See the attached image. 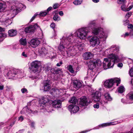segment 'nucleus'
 Returning <instances> with one entry per match:
<instances>
[{
	"label": "nucleus",
	"mask_w": 133,
	"mask_h": 133,
	"mask_svg": "<svg viewBox=\"0 0 133 133\" xmlns=\"http://www.w3.org/2000/svg\"><path fill=\"white\" fill-rule=\"evenodd\" d=\"M104 96L106 100L107 101H110L112 100V98L110 96L109 94L108 93L105 94Z\"/></svg>",
	"instance_id": "obj_28"
},
{
	"label": "nucleus",
	"mask_w": 133,
	"mask_h": 133,
	"mask_svg": "<svg viewBox=\"0 0 133 133\" xmlns=\"http://www.w3.org/2000/svg\"><path fill=\"white\" fill-rule=\"evenodd\" d=\"M52 103L54 107L58 108L61 107V102L59 100H55L53 102L52 101Z\"/></svg>",
	"instance_id": "obj_19"
},
{
	"label": "nucleus",
	"mask_w": 133,
	"mask_h": 133,
	"mask_svg": "<svg viewBox=\"0 0 133 133\" xmlns=\"http://www.w3.org/2000/svg\"><path fill=\"white\" fill-rule=\"evenodd\" d=\"M128 96H129L130 100H133V92L130 93L128 94Z\"/></svg>",
	"instance_id": "obj_39"
},
{
	"label": "nucleus",
	"mask_w": 133,
	"mask_h": 133,
	"mask_svg": "<svg viewBox=\"0 0 133 133\" xmlns=\"http://www.w3.org/2000/svg\"><path fill=\"white\" fill-rule=\"evenodd\" d=\"M97 63L96 65L97 64V66H100L102 65V63L100 61H98L97 62H96Z\"/></svg>",
	"instance_id": "obj_52"
},
{
	"label": "nucleus",
	"mask_w": 133,
	"mask_h": 133,
	"mask_svg": "<svg viewBox=\"0 0 133 133\" xmlns=\"http://www.w3.org/2000/svg\"><path fill=\"white\" fill-rule=\"evenodd\" d=\"M125 2V0H118L117 3L118 4H121L122 3Z\"/></svg>",
	"instance_id": "obj_43"
},
{
	"label": "nucleus",
	"mask_w": 133,
	"mask_h": 133,
	"mask_svg": "<svg viewBox=\"0 0 133 133\" xmlns=\"http://www.w3.org/2000/svg\"><path fill=\"white\" fill-rule=\"evenodd\" d=\"M133 7V5H131L127 9V11H128L130 10Z\"/></svg>",
	"instance_id": "obj_57"
},
{
	"label": "nucleus",
	"mask_w": 133,
	"mask_h": 133,
	"mask_svg": "<svg viewBox=\"0 0 133 133\" xmlns=\"http://www.w3.org/2000/svg\"><path fill=\"white\" fill-rule=\"evenodd\" d=\"M8 34L11 37H13L16 35L17 34V31L13 29H11L8 31Z\"/></svg>",
	"instance_id": "obj_24"
},
{
	"label": "nucleus",
	"mask_w": 133,
	"mask_h": 133,
	"mask_svg": "<svg viewBox=\"0 0 133 133\" xmlns=\"http://www.w3.org/2000/svg\"><path fill=\"white\" fill-rule=\"evenodd\" d=\"M59 15L61 16H63L64 14L63 12L62 11L59 12Z\"/></svg>",
	"instance_id": "obj_62"
},
{
	"label": "nucleus",
	"mask_w": 133,
	"mask_h": 133,
	"mask_svg": "<svg viewBox=\"0 0 133 133\" xmlns=\"http://www.w3.org/2000/svg\"><path fill=\"white\" fill-rule=\"evenodd\" d=\"M4 86L3 85H0V90H2L4 89Z\"/></svg>",
	"instance_id": "obj_64"
},
{
	"label": "nucleus",
	"mask_w": 133,
	"mask_h": 133,
	"mask_svg": "<svg viewBox=\"0 0 133 133\" xmlns=\"http://www.w3.org/2000/svg\"><path fill=\"white\" fill-rule=\"evenodd\" d=\"M88 33V32L86 30V28H83L79 29L77 30L74 34L73 36H75L81 39H85Z\"/></svg>",
	"instance_id": "obj_6"
},
{
	"label": "nucleus",
	"mask_w": 133,
	"mask_h": 133,
	"mask_svg": "<svg viewBox=\"0 0 133 133\" xmlns=\"http://www.w3.org/2000/svg\"><path fill=\"white\" fill-rule=\"evenodd\" d=\"M5 5L3 3H0V12H3L5 9Z\"/></svg>",
	"instance_id": "obj_37"
},
{
	"label": "nucleus",
	"mask_w": 133,
	"mask_h": 133,
	"mask_svg": "<svg viewBox=\"0 0 133 133\" xmlns=\"http://www.w3.org/2000/svg\"><path fill=\"white\" fill-rule=\"evenodd\" d=\"M120 79L118 78L111 79L106 81L104 82V85L106 88H110L112 87L115 83H117V86H118L120 83Z\"/></svg>",
	"instance_id": "obj_7"
},
{
	"label": "nucleus",
	"mask_w": 133,
	"mask_h": 133,
	"mask_svg": "<svg viewBox=\"0 0 133 133\" xmlns=\"http://www.w3.org/2000/svg\"><path fill=\"white\" fill-rule=\"evenodd\" d=\"M119 47L116 45H112L111 46L110 48L109 49L110 51L112 52H114L115 54H117V53H118L119 51ZM115 54V55L117 56L115 54Z\"/></svg>",
	"instance_id": "obj_18"
},
{
	"label": "nucleus",
	"mask_w": 133,
	"mask_h": 133,
	"mask_svg": "<svg viewBox=\"0 0 133 133\" xmlns=\"http://www.w3.org/2000/svg\"><path fill=\"white\" fill-rule=\"evenodd\" d=\"M129 23V21L128 19H126L123 21V24L125 25H128Z\"/></svg>",
	"instance_id": "obj_44"
},
{
	"label": "nucleus",
	"mask_w": 133,
	"mask_h": 133,
	"mask_svg": "<svg viewBox=\"0 0 133 133\" xmlns=\"http://www.w3.org/2000/svg\"><path fill=\"white\" fill-rule=\"evenodd\" d=\"M47 13L46 11L41 12L39 14V15L41 16H45Z\"/></svg>",
	"instance_id": "obj_40"
},
{
	"label": "nucleus",
	"mask_w": 133,
	"mask_h": 133,
	"mask_svg": "<svg viewBox=\"0 0 133 133\" xmlns=\"http://www.w3.org/2000/svg\"><path fill=\"white\" fill-rule=\"evenodd\" d=\"M18 71L19 72V71L18 70L12 69L8 71L6 70L4 72V74L9 76V78H12L17 74Z\"/></svg>",
	"instance_id": "obj_10"
},
{
	"label": "nucleus",
	"mask_w": 133,
	"mask_h": 133,
	"mask_svg": "<svg viewBox=\"0 0 133 133\" xmlns=\"http://www.w3.org/2000/svg\"><path fill=\"white\" fill-rule=\"evenodd\" d=\"M20 44L23 45H25L26 44V39L22 38L20 40Z\"/></svg>",
	"instance_id": "obj_33"
},
{
	"label": "nucleus",
	"mask_w": 133,
	"mask_h": 133,
	"mask_svg": "<svg viewBox=\"0 0 133 133\" xmlns=\"http://www.w3.org/2000/svg\"><path fill=\"white\" fill-rule=\"evenodd\" d=\"M97 63L96 61L92 60L90 61L89 63V67L90 69H93L95 68L96 66Z\"/></svg>",
	"instance_id": "obj_21"
},
{
	"label": "nucleus",
	"mask_w": 133,
	"mask_h": 133,
	"mask_svg": "<svg viewBox=\"0 0 133 133\" xmlns=\"http://www.w3.org/2000/svg\"><path fill=\"white\" fill-rule=\"evenodd\" d=\"M118 92L120 93H122L124 91V88L123 86H121L118 88L117 89Z\"/></svg>",
	"instance_id": "obj_31"
},
{
	"label": "nucleus",
	"mask_w": 133,
	"mask_h": 133,
	"mask_svg": "<svg viewBox=\"0 0 133 133\" xmlns=\"http://www.w3.org/2000/svg\"><path fill=\"white\" fill-rule=\"evenodd\" d=\"M22 114H25L27 115H29L31 113L34 114V111H33L31 109H29L27 107L24 108L21 111Z\"/></svg>",
	"instance_id": "obj_16"
},
{
	"label": "nucleus",
	"mask_w": 133,
	"mask_h": 133,
	"mask_svg": "<svg viewBox=\"0 0 133 133\" xmlns=\"http://www.w3.org/2000/svg\"><path fill=\"white\" fill-rule=\"evenodd\" d=\"M40 42L37 38L32 39L29 42V43L31 47L35 48L40 43Z\"/></svg>",
	"instance_id": "obj_15"
},
{
	"label": "nucleus",
	"mask_w": 133,
	"mask_h": 133,
	"mask_svg": "<svg viewBox=\"0 0 133 133\" xmlns=\"http://www.w3.org/2000/svg\"><path fill=\"white\" fill-rule=\"evenodd\" d=\"M38 14L37 13L35 14H34L32 18L30 20V22H31L36 17L37 15Z\"/></svg>",
	"instance_id": "obj_50"
},
{
	"label": "nucleus",
	"mask_w": 133,
	"mask_h": 133,
	"mask_svg": "<svg viewBox=\"0 0 133 133\" xmlns=\"http://www.w3.org/2000/svg\"><path fill=\"white\" fill-rule=\"evenodd\" d=\"M131 13L130 12H128L127 13L125 16V17L126 18H128L131 15Z\"/></svg>",
	"instance_id": "obj_45"
},
{
	"label": "nucleus",
	"mask_w": 133,
	"mask_h": 133,
	"mask_svg": "<svg viewBox=\"0 0 133 133\" xmlns=\"http://www.w3.org/2000/svg\"><path fill=\"white\" fill-rule=\"evenodd\" d=\"M73 85L74 88L76 89H78L82 86V84L79 81L76 80L73 82Z\"/></svg>",
	"instance_id": "obj_22"
},
{
	"label": "nucleus",
	"mask_w": 133,
	"mask_h": 133,
	"mask_svg": "<svg viewBox=\"0 0 133 133\" xmlns=\"http://www.w3.org/2000/svg\"><path fill=\"white\" fill-rule=\"evenodd\" d=\"M53 93L54 94H59L60 93L59 90L58 89H56L54 90V91Z\"/></svg>",
	"instance_id": "obj_42"
},
{
	"label": "nucleus",
	"mask_w": 133,
	"mask_h": 133,
	"mask_svg": "<svg viewBox=\"0 0 133 133\" xmlns=\"http://www.w3.org/2000/svg\"><path fill=\"white\" fill-rule=\"evenodd\" d=\"M62 64V61L60 62L59 63H58L56 64L57 66H59Z\"/></svg>",
	"instance_id": "obj_61"
},
{
	"label": "nucleus",
	"mask_w": 133,
	"mask_h": 133,
	"mask_svg": "<svg viewBox=\"0 0 133 133\" xmlns=\"http://www.w3.org/2000/svg\"><path fill=\"white\" fill-rule=\"evenodd\" d=\"M106 103H107V102H104L102 100L99 102V103H96V104L94 105V107L95 108L98 109L99 108V104L101 105H104Z\"/></svg>",
	"instance_id": "obj_23"
},
{
	"label": "nucleus",
	"mask_w": 133,
	"mask_h": 133,
	"mask_svg": "<svg viewBox=\"0 0 133 133\" xmlns=\"http://www.w3.org/2000/svg\"><path fill=\"white\" fill-rule=\"evenodd\" d=\"M56 26V25L55 23H52L50 25L51 27L53 29H54Z\"/></svg>",
	"instance_id": "obj_49"
},
{
	"label": "nucleus",
	"mask_w": 133,
	"mask_h": 133,
	"mask_svg": "<svg viewBox=\"0 0 133 133\" xmlns=\"http://www.w3.org/2000/svg\"><path fill=\"white\" fill-rule=\"evenodd\" d=\"M90 102V99L85 96H83L81 98L79 104L82 106H87Z\"/></svg>",
	"instance_id": "obj_11"
},
{
	"label": "nucleus",
	"mask_w": 133,
	"mask_h": 133,
	"mask_svg": "<svg viewBox=\"0 0 133 133\" xmlns=\"http://www.w3.org/2000/svg\"><path fill=\"white\" fill-rule=\"evenodd\" d=\"M121 9L124 11H127V9H126L125 6L124 5H123L121 6Z\"/></svg>",
	"instance_id": "obj_46"
},
{
	"label": "nucleus",
	"mask_w": 133,
	"mask_h": 133,
	"mask_svg": "<svg viewBox=\"0 0 133 133\" xmlns=\"http://www.w3.org/2000/svg\"><path fill=\"white\" fill-rule=\"evenodd\" d=\"M123 66V64L122 63H118L117 64V66L119 67H122Z\"/></svg>",
	"instance_id": "obj_60"
},
{
	"label": "nucleus",
	"mask_w": 133,
	"mask_h": 133,
	"mask_svg": "<svg viewBox=\"0 0 133 133\" xmlns=\"http://www.w3.org/2000/svg\"><path fill=\"white\" fill-rule=\"evenodd\" d=\"M52 9L51 7H49L47 9V12L48 13L49 11H50Z\"/></svg>",
	"instance_id": "obj_63"
},
{
	"label": "nucleus",
	"mask_w": 133,
	"mask_h": 133,
	"mask_svg": "<svg viewBox=\"0 0 133 133\" xmlns=\"http://www.w3.org/2000/svg\"><path fill=\"white\" fill-rule=\"evenodd\" d=\"M69 102L72 103V104H76L77 103L78 101L76 97H74L70 99Z\"/></svg>",
	"instance_id": "obj_25"
},
{
	"label": "nucleus",
	"mask_w": 133,
	"mask_h": 133,
	"mask_svg": "<svg viewBox=\"0 0 133 133\" xmlns=\"http://www.w3.org/2000/svg\"><path fill=\"white\" fill-rule=\"evenodd\" d=\"M39 104L41 109H46V107L48 104L52 103V101L50 96L48 95H45L42 96L39 100Z\"/></svg>",
	"instance_id": "obj_5"
},
{
	"label": "nucleus",
	"mask_w": 133,
	"mask_h": 133,
	"mask_svg": "<svg viewBox=\"0 0 133 133\" xmlns=\"http://www.w3.org/2000/svg\"><path fill=\"white\" fill-rule=\"evenodd\" d=\"M6 34L0 33V42L2 41L4 38L6 37Z\"/></svg>",
	"instance_id": "obj_30"
},
{
	"label": "nucleus",
	"mask_w": 133,
	"mask_h": 133,
	"mask_svg": "<svg viewBox=\"0 0 133 133\" xmlns=\"http://www.w3.org/2000/svg\"><path fill=\"white\" fill-rule=\"evenodd\" d=\"M130 35V32L129 33H128V32H126L125 34L122 35V36L124 37H127L128 36H129Z\"/></svg>",
	"instance_id": "obj_47"
},
{
	"label": "nucleus",
	"mask_w": 133,
	"mask_h": 133,
	"mask_svg": "<svg viewBox=\"0 0 133 133\" xmlns=\"http://www.w3.org/2000/svg\"><path fill=\"white\" fill-rule=\"evenodd\" d=\"M92 32L96 36H89L88 37V39L90 44L93 46L98 45L100 43V41H104L107 37L101 28H94L92 30Z\"/></svg>",
	"instance_id": "obj_2"
},
{
	"label": "nucleus",
	"mask_w": 133,
	"mask_h": 133,
	"mask_svg": "<svg viewBox=\"0 0 133 133\" xmlns=\"http://www.w3.org/2000/svg\"><path fill=\"white\" fill-rule=\"evenodd\" d=\"M41 65V62L37 61H33L31 63L30 69L31 72L35 73L39 70Z\"/></svg>",
	"instance_id": "obj_8"
},
{
	"label": "nucleus",
	"mask_w": 133,
	"mask_h": 133,
	"mask_svg": "<svg viewBox=\"0 0 133 133\" xmlns=\"http://www.w3.org/2000/svg\"><path fill=\"white\" fill-rule=\"evenodd\" d=\"M130 36L133 37V28L130 29Z\"/></svg>",
	"instance_id": "obj_56"
},
{
	"label": "nucleus",
	"mask_w": 133,
	"mask_h": 133,
	"mask_svg": "<svg viewBox=\"0 0 133 133\" xmlns=\"http://www.w3.org/2000/svg\"><path fill=\"white\" fill-rule=\"evenodd\" d=\"M95 23L94 21H90L89 23L88 28H90L91 27H92L95 25Z\"/></svg>",
	"instance_id": "obj_29"
},
{
	"label": "nucleus",
	"mask_w": 133,
	"mask_h": 133,
	"mask_svg": "<svg viewBox=\"0 0 133 133\" xmlns=\"http://www.w3.org/2000/svg\"><path fill=\"white\" fill-rule=\"evenodd\" d=\"M68 108L71 114L77 112L79 109V107L77 105L74 104L69 105Z\"/></svg>",
	"instance_id": "obj_12"
},
{
	"label": "nucleus",
	"mask_w": 133,
	"mask_h": 133,
	"mask_svg": "<svg viewBox=\"0 0 133 133\" xmlns=\"http://www.w3.org/2000/svg\"><path fill=\"white\" fill-rule=\"evenodd\" d=\"M4 123L3 122L0 123V129H1L2 127H3L4 125Z\"/></svg>",
	"instance_id": "obj_59"
},
{
	"label": "nucleus",
	"mask_w": 133,
	"mask_h": 133,
	"mask_svg": "<svg viewBox=\"0 0 133 133\" xmlns=\"http://www.w3.org/2000/svg\"><path fill=\"white\" fill-rule=\"evenodd\" d=\"M114 124H112V123L111 122L107 123L101 124L100 125V126H101L102 127H104L107 126L111 125H114Z\"/></svg>",
	"instance_id": "obj_34"
},
{
	"label": "nucleus",
	"mask_w": 133,
	"mask_h": 133,
	"mask_svg": "<svg viewBox=\"0 0 133 133\" xmlns=\"http://www.w3.org/2000/svg\"><path fill=\"white\" fill-rule=\"evenodd\" d=\"M129 73L131 77H133V66L130 69Z\"/></svg>",
	"instance_id": "obj_41"
},
{
	"label": "nucleus",
	"mask_w": 133,
	"mask_h": 133,
	"mask_svg": "<svg viewBox=\"0 0 133 133\" xmlns=\"http://www.w3.org/2000/svg\"><path fill=\"white\" fill-rule=\"evenodd\" d=\"M25 8V6L22 4L18 3H14V5L12 6L11 9L8 14L10 16L9 18H12L22 9H24Z\"/></svg>",
	"instance_id": "obj_4"
},
{
	"label": "nucleus",
	"mask_w": 133,
	"mask_h": 133,
	"mask_svg": "<svg viewBox=\"0 0 133 133\" xmlns=\"http://www.w3.org/2000/svg\"><path fill=\"white\" fill-rule=\"evenodd\" d=\"M4 24L7 26L10 24L12 23V22L11 20L10 19H9L6 20L4 21Z\"/></svg>",
	"instance_id": "obj_35"
},
{
	"label": "nucleus",
	"mask_w": 133,
	"mask_h": 133,
	"mask_svg": "<svg viewBox=\"0 0 133 133\" xmlns=\"http://www.w3.org/2000/svg\"><path fill=\"white\" fill-rule=\"evenodd\" d=\"M38 28H39V26L37 24L34 25H31L26 28L25 29V31L26 33L33 32L35 30Z\"/></svg>",
	"instance_id": "obj_13"
},
{
	"label": "nucleus",
	"mask_w": 133,
	"mask_h": 133,
	"mask_svg": "<svg viewBox=\"0 0 133 133\" xmlns=\"http://www.w3.org/2000/svg\"><path fill=\"white\" fill-rule=\"evenodd\" d=\"M38 52L39 54L42 55H47V56L50 58L53 57L55 55L53 52H51L48 53L47 50L44 47H41L38 49Z\"/></svg>",
	"instance_id": "obj_9"
},
{
	"label": "nucleus",
	"mask_w": 133,
	"mask_h": 133,
	"mask_svg": "<svg viewBox=\"0 0 133 133\" xmlns=\"http://www.w3.org/2000/svg\"><path fill=\"white\" fill-rule=\"evenodd\" d=\"M61 70L56 68L55 69H51V71L52 73L54 74H58L61 71Z\"/></svg>",
	"instance_id": "obj_27"
},
{
	"label": "nucleus",
	"mask_w": 133,
	"mask_h": 133,
	"mask_svg": "<svg viewBox=\"0 0 133 133\" xmlns=\"http://www.w3.org/2000/svg\"><path fill=\"white\" fill-rule=\"evenodd\" d=\"M93 56V54L90 52H85L83 55L84 59L86 60L91 58Z\"/></svg>",
	"instance_id": "obj_20"
},
{
	"label": "nucleus",
	"mask_w": 133,
	"mask_h": 133,
	"mask_svg": "<svg viewBox=\"0 0 133 133\" xmlns=\"http://www.w3.org/2000/svg\"><path fill=\"white\" fill-rule=\"evenodd\" d=\"M68 69L70 72L72 73H73L74 72V71L72 66L71 65H70L68 66Z\"/></svg>",
	"instance_id": "obj_38"
},
{
	"label": "nucleus",
	"mask_w": 133,
	"mask_h": 133,
	"mask_svg": "<svg viewBox=\"0 0 133 133\" xmlns=\"http://www.w3.org/2000/svg\"><path fill=\"white\" fill-rule=\"evenodd\" d=\"M53 18L54 20L55 21H59L61 19L56 14L54 15Z\"/></svg>",
	"instance_id": "obj_36"
},
{
	"label": "nucleus",
	"mask_w": 133,
	"mask_h": 133,
	"mask_svg": "<svg viewBox=\"0 0 133 133\" xmlns=\"http://www.w3.org/2000/svg\"><path fill=\"white\" fill-rule=\"evenodd\" d=\"M58 4L57 3L55 4L53 6V8L54 9H56L58 8Z\"/></svg>",
	"instance_id": "obj_51"
},
{
	"label": "nucleus",
	"mask_w": 133,
	"mask_h": 133,
	"mask_svg": "<svg viewBox=\"0 0 133 133\" xmlns=\"http://www.w3.org/2000/svg\"><path fill=\"white\" fill-rule=\"evenodd\" d=\"M92 99L95 102L99 101L101 97V93L98 91H96L92 95Z\"/></svg>",
	"instance_id": "obj_14"
},
{
	"label": "nucleus",
	"mask_w": 133,
	"mask_h": 133,
	"mask_svg": "<svg viewBox=\"0 0 133 133\" xmlns=\"http://www.w3.org/2000/svg\"><path fill=\"white\" fill-rule=\"evenodd\" d=\"M22 55L24 57H28V55L25 52H23L22 54Z\"/></svg>",
	"instance_id": "obj_54"
},
{
	"label": "nucleus",
	"mask_w": 133,
	"mask_h": 133,
	"mask_svg": "<svg viewBox=\"0 0 133 133\" xmlns=\"http://www.w3.org/2000/svg\"><path fill=\"white\" fill-rule=\"evenodd\" d=\"M44 91L49 90L51 88L50 82L49 80L46 81L44 82Z\"/></svg>",
	"instance_id": "obj_17"
},
{
	"label": "nucleus",
	"mask_w": 133,
	"mask_h": 133,
	"mask_svg": "<svg viewBox=\"0 0 133 133\" xmlns=\"http://www.w3.org/2000/svg\"><path fill=\"white\" fill-rule=\"evenodd\" d=\"M21 91L23 93H24L27 92V90L25 88H23L21 89Z\"/></svg>",
	"instance_id": "obj_48"
},
{
	"label": "nucleus",
	"mask_w": 133,
	"mask_h": 133,
	"mask_svg": "<svg viewBox=\"0 0 133 133\" xmlns=\"http://www.w3.org/2000/svg\"><path fill=\"white\" fill-rule=\"evenodd\" d=\"M18 120L21 122L23 120V118L22 116H21L18 118Z\"/></svg>",
	"instance_id": "obj_58"
},
{
	"label": "nucleus",
	"mask_w": 133,
	"mask_h": 133,
	"mask_svg": "<svg viewBox=\"0 0 133 133\" xmlns=\"http://www.w3.org/2000/svg\"><path fill=\"white\" fill-rule=\"evenodd\" d=\"M128 29H132L133 28V25L132 24H130L128 25Z\"/></svg>",
	"instance_id": "obj_53"
},
{
	"label": "nucleus",
	"mask_w": 133,
	"mask_h": 133,
	"mask_svg": "<svg viewBox=\"0 0 133 133\" xmlns=\"http://www.w3.org/2000/svg\"><path fill=\"white\" fill-rule=\"evenodd\" d=\"M120 61V59L115 54H110L108 58L104 59L103 66L104 69L113 67L115 63H117Z\"/></svg>",
	"instance_id": "obj_3"
},
{
	"label": "nucleus",
	"mask_w": 133,
	"mask_h": 133,
	"mask_svg": "<svg viewBox=\"0 0 133 133\" xmlns=\"http://www.w3.org/2000/svg\"><path fill=\"white\" fill-rule=\"evenodd\" d=\"M72 35L70 34V37H65L64 36L59 45L58 49L62 54L65 56L64 53L65 51V48L67 49L66 52L68 54H75L78 51L81 50L83 49L82 44H78L74 45L73 46H71L75 42L72 39L73 38Z\"/></svg>",
	"instance_id": "obj_1"
},
{
	"label": "nucleus",
	"mask_w": 133,
	"mask_h": 133,
	"mask_svg": "<svg viewBox=\"0 0 133 133\" xmlns=\"http://www.w3.org/2000/svg\"><path fill=\"white\" fill-rule=\"evenodd\" d=\"M133 61L132 60L130 59H129L127 60V62L128 64H130L132 63Z\"/></svg>",
	"instance_id": "obj_55"
},
{
	"label": "nucleus",
	"mask_w": 133,
	"mask_h": 133,
	"mask_svg": "<svg viewBox=\"0 0 133 133\" xmlns=\"http://www.w3.org/2000/svg\"><path fill=\"white\" fill-rule=\"evenodd\" d=\"M95 77L94 75H88L87 77H85V80H86V81H90L92 79L93 80L94 79Z\"/></svg>",
	"instance_id": "obj_26"
},
{
	"label": "nucleus",
	"mask_w": 133,
	"mask_h": 133,
	"mask_svg": "<svg viewBox=\"0 0 133 133\" xmlns=\"http://www.w3.org/2000/svg\"><path fill=\"white\" fill-rule=\"evenodd\" d=\"M82 2V0H76L74 1L73 3L75 5H77L81 4Z\"/></svg>",
	"instance_id": "obj_32"
}]
</instances>
